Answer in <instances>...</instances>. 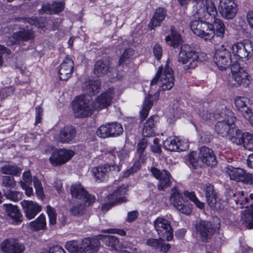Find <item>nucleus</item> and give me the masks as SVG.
I'll return each instance as SVG.
<instances>
[{
	"label": "nucleus",
	"mask_w": 253,
	"mask_h": 253,
	"mask_svg": "<svg viewBox=\"0 0 253 253\" xmlns=\"http://www.w3.org/2000/svg\"><path fill=\"white\" fill-rule=\"evenodd\" d=\"M215 119L218 121L215 126L216 132L222 137L227 136L236 121L233 113L229 110L223 109L221 114L215 115Z\"/></svg>",
	"instance_id": "nucleus-1"
},
{
	"label": "nucleus",
	"mask_w": 253,
	"mask_h": 253,
	"mask_svg": "<svg viewBox=\"0 0 253 253\" xmlns=\"http://www.w3.org/2000/svg\"><path fill=\"white\" fill-rule=\"evenodd\" d=\"M178 61L183 64H185V70L194 69L201 63L198 53L195 52L191 46L188 44H182L178 56Z\"/></svg>",
	"instance_id": "nucleus-2"
},
{
	"label": "nucleus",
	"mask_w": 253,
	"mask_h": 253,
	"mask_svg": "<svg viewBox=\"0 0 253 253\" xmlns=\"http://www.w3.org/2000/svg\"><path fill=\"white\" fill-rule=\"evenodd\" d=\"M163 69L162 67L159 68L155 77L151 82V85L153 86L159 82L160 86L163 90H170L174 84L173 71L168 64L166 65L164 73L162 74Z\"/></svg>",
	"instance_id": "nucleus-3"
},
{
	"label": "nucleus",
	"mask_w": 253,
	"mask_h": 253,
	"mask_svg": "<svg viewBox=\"0 0 253 253\" xmlns=\"http://www.w3.org/2000/svg\"><path fill=\"white\" fill-rule=\"evenodd\" d=\"M231 75L228 78V84L231 86L243 85L246 86L250 83L249 75L239 63L234 62L230 66Z\"/></svg>",
	"instance_id": "nucleus-4"
},
{
	"label": "nucleus",
	"mask_w": 253,
	"mask_h": 253,
	"mask_svg": "<svg viewBox=\"0 0 253 253\" xmlns=\"http://www.w3.org/2000/svg\"><path fill=\"white\" fill-rule=\"evenodd\" d=\"M92 102L84 96L76 98L73 102V110L76 118H85L94 110Z\"/></svg>",
	"instance_id": "nucleus-5"
},
{
	"label": "nucleus",
	"mask_w": 253,
	"mask_h": 253,
	"mask_svg": "<svg viewBox=\"0 0 253 253\" xmlns=\"http://www.w3.org/2000/svg\"><path fill=\"white\" fill-rule=\"evenodd\" d=\"M190 27L193 33L204 39L205 41H210L212 39L213 32L211 31V24L200 19L192 21Z\"/></svg>",
	"instance_id": "nucleus-6"
},
{
	"label": "nucleus",
	"mask_w": 253,
	"mask_h": 253,
	"mask_svg": "<svg viewBox=\"0 0 253 253\" xmlns=\"http://www.w3.org/2000/svg\"><path fill=\"white\" fill-rule=\"evenodd\" d=\"M230 49V46L222 45L215 51L214 61L220 70H225L231 65L232 60Z\"/></svg>",
	"instance_id": "nucleus-7"
},
{
	"label": "nucleus",
	"mask_w": 253,
	"mask_h": 253,
	"mask_svg": "<svg viewBox=\"0 0 253 253\" xmlns=\"http://www.w3.org/2000/svg\"><path fill=\"white\" fill-rule=\"evenodd\" d=\"M127 190L125 185L118 187L114 192L107 196L108 202L102 206V210L107 211L114 205L126 202L127 200L125 197Z\"/></svg>",
	"instance_id": "nucleus-8"
},
{
	"label": "nucleus",
	"mask_w": 253,
	"mask_h": 253,
	"mask_svg": "<svg viewBox=\"0 0 253 253\" xmlns=\"http://www.w3.org/2000/svg\"><path fill=\"white\" fill-rule=\"evenodd\" d=\"M196 230L200 235L201 241L203 242H207L215 233L216 230L211 221L200 220L195 224Z\"/></svg>",
	"instance_id": "nucleus-9"
},
{
	"label": "nucleus",
	"mask_w": 253,
	"mask_h": 253,
	"mask_svg": "<svg viewBox=\"0 0 253 253\" xmlns=\"http://www.w3.org/2000/svg\"><path fill=\"white\" fill-rule=\"evenodd\" d=\"M231 49L233 56L237 59H248L253 52V44L249 41L234 44Z\"/></svg>",
	"instance_id": "nucleus-10"
},
{
	"label": "nucleus",
	"mask_w": 253,
	"mask_h": 253,
	"mask_svg": "<svg viewBox=\"0 0 253 253\" xmlns=\"http://www.w3.org/2000/svg\"><path fill=\"white\" fill-rule=\"evenodd\" d=\"M154 224L161 238L166 239L168 241L172 239L173 230L167 219L159 217L155 220Z\"/></svg>",
	"instance_id": "nucleus-11"
},
{
	"label": "nucleus",
	"mask_w": 253,
	"mask_h": 253,
	"mask_svg": "<svg viewBox=\"0 0 253 253\" xmlns=\"http://www.w3.org/2000/svg\"><path fill=\"white\" fill-rule=\"evenodd\" d=\"M170 200L174 207L181 213L189 215L192 212L191 205L187 202L184 201L181 194L175 188L171 189Z\"/></svg>",
	"instance_id": "nucleus-12"
},
{
	"label": "nucleus",
	"mask_w": 253,
	"mask_h": 253,
	"mask_svg": "<svg viewBox=\"0 0 253 253\" xmlns=\"http://www.w3.org/2000/svg\"><path fill=\"white\" fill-rule=\"evenodd\" d=\"M70 193L75 199L82 201L89 206L95 201L94 196L90 195L80 183L72 185L70 188Z\"/></svg>",
	"instance_id": "nucleus-13"
},
{
	"label": "nucleus",
	"mask_w": 253,
	"mask_h": 253,
	"mask_svg": "<svg viewBox=\"0 0 253 253\" xmlns=\"http://www.w3.org/2000/svg\"><path fill=\"white\" fill-rule=\"evenodd\" d=\"M150 171L153 175L159 181L158 184L159 190L164 191L170 185L172 177L169 171L165 169L160 170L155 167H152Z\"/></svg>",
	"instance_id": "nucleus-14"
},
{
	"label": "nucleus",
	"mask_w": 253,
	"mask_h": 253,
	"mask_svg": "<svg viewBox=\"0 0 253 253\" xmlns=\"http://www.w3.org/2000/svg\"><path fill=\"white\" fill-rule=\"evenodd\" d=\"M74 154L72 150L60 149L52 153L49 158V161L54 166H61L69 161Z\"/></svg>",
	"instance_id": "nucleus-15"
},
{
	"label": "nucleus",
	"mask_w": 253,
	"mask_h": 253,
	"mask_svg": "<svg viewBox=\"0 0 253 253\" xmlns=\"http://www.w3.org/2000/svg\"><path fill=\"white\" fill-rule=\"evenodd\" d=\"M218 9L223 18L232 19L236 15L237 6L233 0H220Z\"/></svg>",
	"instance_id": "nucleus-16"
},
{
	"label": "nucleus",
	"mask_w": 253,
	"mask_h": 253,
	"mask_svg": "<svg viewBox=\"0 0 253 253\" xmlns=\"http://www.w3.org/2000/svg\"><path fill=\"white\" fill-rule=\"evenodd\" d=\"M0 248L4 253H23L25 250L24 245L15 238L4 240L1 243Z\"/></svg>",
	"instance_id": "nucleus-17"
},
{
	"label": "nucleus",
	"mask_w": 253,
	"mask_h": 253,
	"mask_svg": "<svg viewBox=\"0 0 253 253\" xmlns=\"http://www.w3.org/2000/svg\"><path fill=\"white\" fill-rule=\"evenodd\" d=\"M235 104L237 110L253 127V112L248 106V99L246 97H238L235 99Z\"/></svg>",
	"instance_id": "nucleus-18"
},
{
	"label": "nucleus",
	"mask_w": 253,
	"mask_h": 253,
	"mask_svg": "<svg viewBox=\"0 0 253 253\" xmlns=\"http://www.w3.org/2000/svg\"><path fill=\"white\" fill-rule=\"evenodd\" d=\"M76 130L72 126H66L61 128L55 135V139L63 143H69L75 137Z\"/></svg>",
	"instance_id": "nucleus-19"
},
{
	"label": "nucleus",
	"mask_w": 253,
	"mask_h": 253,
	"mask_svg": "<svg viewBox=\"0 0 253 253\" xmlns=\"http://www.w3.org/2000/svg\"><path fill=\"white\" fill-rule=\"evenodd\" d=\"M112 170L119 171L120 169L116 165L105 164L93 168L92 171L96 179L102 181L107 177L109 172Z\"/></svg>",
	"instance_id": "nucleus-20"
},
{
	"label": "nucleus",
	"mask_w": 253,
	"mask_h": 253,
	"mask_svg": "<svg viewBox=\"0 0 253 253\" xmlns=\"http://www.w3.org/2000/svg\"><path fill=\"white\" fill-rule=\"evenodd\" d=\"M74 67V63L72 59L69 57H66L58 70L60 79L62 81L68 80L73 72Z\"/></svg>",
	"instance_id": "nucleus-21"
},
{
	"label": "nucleus",
	"mask_w": 253,
	"mask_h": 253,
	"mask_svg": "<svg viewBox=\"0 0 253 253\" xmlns=\"http://www.w3.org/2000/svg\"><path fill=\"white\" fill-rule=\"evenodd\" d=\"M200 157L203 164L213 167L216 165L217 161L213 150L207 147H202L200 149Z\"/></svg>",
	"instance_id": "nucleus-22"
},
{
	"label": "nucleus",
	"mask_w": 253,
	"mask_h": 253,
	"mask_svg": "<svg viewBox=\"0 0 253 253\" xmlns=\"http://www.w3.org/2000/svg\"><path fill=\"white\" fill-rule=\"evenodd\" d=\"M34 38V32L32 30L23 29L12 35L11 37L12 44H18L21 42L32 41Z\"/></svg>",
	"instance_id": "nucleus-23"
},
{
	"label": "nucleus",
	"mask_w": 253,
	"mask_h": 253,
	"mask_svg": "<svg viewBox=\"0 0 253 253\" xmlns=\"http://www.w3.org/2000/svg\"><path fill=\"white\" fill-rule=\"evenodd\" d=\"M26 216L29 219L33 218L39 212L42 208L37 203L32 201L23 200L21 202Z\"/></svg>",
	"instance_id": "nucleus-24"
},
{
	"label": "nucleus",
	"mask_w": 253,
	"mask_h": 253,
	"mask_svg": "<svg viewBox=\"0 0 253 253\" xmlns=\"http://www.w3.org/2000/svg\"><path fill=\"white\" fill-rule=\"evenodd\" d=\"M113 95L112 91L104 92L97 97L95 102L93 103L95 110L102 109L107 107L111 104Z\"/></svg>",
	"instance_id": "nucleus-25"
},
{
	"label": "nucleus",
	"mask_w": 253,
	"mask_h": 253,
	"mask_svg": "<svg viewBox=\"0 0 253 253\" xmlns=\"http://www.w3.org/2000/svg\"><path fill=\"white\" fill-rule=\"evenodd\" d=\"M231 180H234L237 181L244 182L246 180V172L242 169L239 168H234L229 166L226 168V170Z\"/></svg>",
	"instance_id": "nucleus-26"
},
{
	"label": "nucleus",
	"mask_w": 253,
	"mask_h": 253,
	"mask_svg": "<svg viewBox=\"0 0 253 253\" xmlns=\"http://www.w3.org/2000/svg\"><path fill=\"white\" fill-rule=\"evenodd\" d=\"M110 65L109 60L101 59L97 60L94 66L93 72L98 77L102 76L110 71Z\"/></svg>",
	"instance_id": "nucleus-27"
},
{
	"label": "nucleus",
	"mask_w": 253,
	"mask_h": 253,
	"mask_svg": "<svg viewBox=\"0 0 253 253\" xmlns=\"http://www.w3.org/2000/svg\"><path fill=\"white\" fill-rule=\"evenodd\" d=\"M7 215L12 220L13 223L19 224L22 220V215L18 207L11 204L4 205Z\"/></svg>",
	"instance_id": "nucleus-28"
},
{
	"label": "nucleus",
	"mask_w": 253,
	"mask_h": 253,
	"mask_svg": "<svg viewBox=\"0 0 253 253\" xmlns=\"http://www.w3.org/2000/svg\"><path fill=\"white\" fill-rule=\"evenodd\" d=\"M207 203L211 208H214L217 204V194L214 186L210 183H206L204 187Z\"/></svg>",
	"instance_id": "nucleus-29"
},
{
	"label": "nucleus",
	"mask_w": 253,
	"mask_h": 253,
	"mask_svg": "<svg viewBox=\"0 0 253 253\" xmlns=\"http://www.w3.org/2000/svg\"><path fill=\"white\" fill-rule=\"evenodd\" d=\"M159 97V92L157 91L153 95L150 93L148 96L145 97L141 112V117L143 119L147 117L149 110L153 106L154 101L158 99Z\"/></svg>",
	"instance_id": "nucleus-30"
},
{
	"label": "nucleus",
	"mask_w": 253,
	"mask_h": 253,
	"mask_svg": "<svg viewBox=\"0 0 253 253\" xmlns=\"http://www.w3.org/2000/svg\"><path fill=\"white\" fill-rule=\"evenodd\" d=\"M81 245L82 249H83V253L87 251L94 253L98 250L100 243L98 240L87 238L83 239Z\"/></svg>",
	"instance_id": "nucleus-31"
},
{
	"label": "nucleus",
	"mask_w": 253,
	"mask_h": 253,
	"mask_svg": "<svg viewBox=\"0 0 253 253\" xmlns=\"http://www.w3.org/2000/svg\"><path fill=\"white\" fill-rule=\"evenodd\" d=\"M166 16V10L165 9L163 8H157L149 24V27L151 29H154L155 27L159 26L165 18Z\"/></svg>",
	"instance_id": "nucleus-32"
},
{
	"label": "nucleus",
	"mask_w": 253,
	"mask_h": 253,
	"mask_svg": "<svg viewBox=\"0 0 253 253\" xmlns=\"http://www.w3.org/2000/svg\"><path fill=\"white\" fill-rule=\"evenodd\" d=\"M181 142L175 137H169L163 142V147L169 151H182L183 149L180 147Z\"/></svg>",
	"instance_id": "nucleus-33"
},
{
	"label": "nucleus",
	"mask_w": 253,
	"mask_h": 253,
	"mask_svg": "<svg viewBox=\"0 0 253 253\" xmlns=\"http://www.w3.org/2000/svg\"><path fill=\"white\" fill-rule=\"evenodd\" d=\"M100 87L99 80H88L83 84V88L88 95H92L98 92Z\"/></svg>",
	"instance_id": "nucleus-34"
},
{
	"label": "nucleus",
	"mask_w": 253,
	"mask_h": 253,
	"mask_svg": "<svg viewBox=\"0 0 253 253\" xmlns=\"http://www.w3.org/2000/svg\"><path fill=\"white\" fill-rule=\"evenodd\" d=\"M249 200L247 197H245L243 191H237L236 196L235 195L229 202L235 208H242L246 206V205Z\"/></svg>",
	"instance_id": "nucleus-35"
},
{
	"label": "nucleus",
	"mask_w": 253,
	"mask_h": 253,
	"mask_svg": "<svg viewBox=\"0 0 253 253\" xmlns=\"http://www.w3.org/2000/svg\"><path fill=\"white\" fill-rule=\"evenodd\" d=\"M211 31L213 32L212 39L216 36L217 37L222 38L225 31V26L223 22L218 18L214 19Z\"/></svg>",
	"instance_id": "nucleus-36"
},
{
	"label": "nucleus",
	"mask_w": 253,
	"mask_h": 253,
	"mask_svg": "<svg viewBox=\"0 0 253 253\" xmlns=\"http://www.w3.org/2000/svg\"><path fill=\"white\" fill-rule=\"evenodd\" d=\"M165 40L167 42H169V44L174 48L177 47L182 42L181 37L174 26L171 27L170 36H167Z\"/></svg>",
	"instance_id": "nucleus-37"
},
{
	"label": "nucleus",
	"mask_w": 253,
	"mask_h": 253,
	"mask_svg": "<svg viewBox=\"0 0 253 253\" xmlns=\"http://www.w3.org/2000/svg\"><path fill=\"white\" fill-rule=\"evenodd\" d=\"M229 139L232 142V143L236 144L237 145L242 144L243 142V139L244 137V133H243L241 130L237 127H235V125L231 129L228 134Z\"/></svg>",
	"instance_id": "nucleus-38"
},
{
	"label": "nucleus",
	"mask_w": 253,
	"mask_h": 253,
	"mask_svg": "<svg viewBox=\"0 0 253 253\" xmlns=\"http://www.w3.org/2000/svg\"><path fill=\"white\" fill-rule=\"evenodd\" d=\"M186 160L195 169L201 167L203 165L202 159L200 157V152L198 153L195 151L191 152L186 156Z\"/></svg>",
	"instance_id": "nucleus-39"
},
{
	"label": "nucleus",
	"mask_w": 253,
	"mask_h": 253,
	"mask_svg": "<svg viewBox=\"0 0 253 253\" xmlns=\"http://www.w3.org/2000/svg\"><path fill=\"white\" fill-rule=\"evenodd\" d=\"M246 209L244 211L242 219L243 222L247 225L246 226L249 229H252L253 227V207L249 209L248 206H245Z\"/></svg>",
	"instance_id": "nucleus-40"
},
{
	"label": "nucleus",
	"mask_w": 253,
	"mask_h": 253,
	"mask_svg": "<svg viewBox=\"0 0 253 253\" xmlns=\"http://www.w3.org/2000/svg\"><path fill=\"white\" fill-rule=\"evenodd\" d=\"M204 1L203 3V7L198 10L200 13L201 11H206L210 15L215 16L217 14L216 7L212 0H203L201 2ZM201 2V1H200Z\"/></svg>",
	"instance_id": "nucleus-41"
},
{
	"label": "nucleus",
	"mask_w": 253,
	"mask_h": 253,
	"mask_svg": "<svg viewBox=\"0 0 253 253\" xmlns=\"http://www.w3.org/2000/svg\"><path fill=\"white\" fill-rule=\"evenodd\" d=\"M1 172L4 174L19 176L21 173V169L16 165L8 164L1 168Z\"/></svg>",
	"instance_id": "nucleus-42"
},
{
	"label": "nucleus",
	"mask_w": 253,
	"mask_h": 253,
	"mask_svg": "<svg viewBox=\"0 0 253 253\" xmlns=\"http://www.w3.org/2000/svg\"><path fill=\"white\" fill-rule=\"evenodd\" d=\"M30 226L33 229L36 231L44 229L46 227L45 216L41 214L35 221L31 222Z\"/></svg>",
	"instance_id": "nucleus-43"
},
{
	"label": "nucleus",
	"mask_w": 253,
	"mask_h": 253,
	"mask_svg": "<svg viewBox=\"0 0 253 253\" xmlns=\"http://www.w3.org/2000/svg\"><path fill=\"white\" fill-rule=\"evenodd\" d=\"M1 185L6 190H10L15 188L16 182L13 176L4 175L1 178Z\"/></svg>",
	"instance_id": "nucleus-44"
},
{
	"label": "nucleus",
	"mask_w": 253,
	"mask_h": 253,
	"mask_svg": "<svg viewBox=\"0 0 253 253\" xmlns=\"http://www.w3.org/2000/svg\"><path fill=\"white\" fill-rule=\"evenodd\" d=\"M66 248L71 253H83L81 243L77 241L68 242L66 244Z\"/></svg>",
	"instance_id": "nucleus-45"
},
{
	"label": "nucleus",
	"mask_w": 253,
	"mask_h": 253,
	"mask_svg": "<svg viewBox=\"0 0 253 253\" xmlns=\"http://www.w3.org/2000/svg\"><path fill=\"white\" fill-rule=\"evenodd\" d=\"M3 194L7 199L16 202L22 199V193L16 191H12L11 189L5 190L3 189Z\"/></svg>",
	"instance_id": "nucleus-46"
},
{
	"label": "nucleus",
	"mask_w": 253,
	"mask_h": 253,
	"mask_svg": "<svg viewBox=\"0 0 253 253\" xmlns=\"http://www.w3.org/2000/svg\"><path fill=\"white\" fill-rule=\"evenodd\" d=\"M88 206L87 203H84L73 206L70 210V212L75 216L83 215L86 211V207Z\"/></svg>",
	"instance_id": "nucleus-47"
},
{
	"label": "nucleus",
	"mask_w": 253,
	"mask_h": 253,
	"mask_svg": "<svg viewBox=\"0 0 253 253\" xmlns=\"http://www.w3.org/2000/svg\"><path fill=\"white\" fill-rule=\"evenodd\" d=\"M134 54V51L132 49L129 48L126 49L120 58L119 61V65L127 64L129 63L130 58Z\"/></svg>",
	"instance_id": "nucleus-48"
},
{
	"label": "nucleus",
	"mask_w": 253,
	"mask_h": 253,
	"mask_svg": "<svg viewBox=\"0 0 253 253\" xmlns=\"http://www.w3.org/2000/svg\"><path fill=\"white\" fill-rule=\"evenodd\" d=\"M111 137H116L123 132V128L120 124L117 123H109Z\"/></svg>",
	"instance_id": "nucleus-49"
},
{
	"label": "nucleus",
	"mask_w": 253,
	"mask_h": 253,
	"mask_svg": "<svg viewBox=\"0 0 253 253\" xmlns=\"http://www.w3.org/2000/svg\"><path fill=\"white\" fill-rule=\"evenodd\" d=\"M244 147L245 149L250 151H253V135L249 132H245L244 137L243 139Z\"/></svg>",
	"instance_id": "nucleus-50"
},
{
	"label": "nucleus",
	"mask_w": 253,
	"mask_h": 253,
	"mask_svg": "<svg viewBox=\"0 0 253 253\" xmlns=\"http://www.w3.org/2000/svg\"><path fill=\"white\" fill-rule=\"evenodd\" d=\"M102 241L107 246L111 247L114 249L116 248L119 244L117 238L114 236H105L103 237Z\"/></svg>",
	"instance_id": "nucleus-51"
},
{
	"label": "nucleus",
	"mask_w": 253,
	"mask_h": 253,
	"mask_svg": "<svg viewBox=\"0 0 253 253\" xmlns=\"http://www.w3.org/2000/svg\"><path fill=\"white\" fill-rule=\"evenodd\" d=\"M97 135L101 138L111 137L110 132L109 123L105 125H102L96 131Z\"/></svg>",
	"instance_id": "nucleus-52"
},
{
	"label": "nucleus",
	"mask_w": 253,
	"mask_h": 253,
	"mask_svg": "<svg viewBox=\"0 0 253 253\" xmlns=\"http://www.w3.org/2000/svg\"><path fill=\"white\" fill-rule=\"evenodd\" d=\"M185 197H188L191 201H192L197 207L202 209L204 208V204L201 202L197 198L194 192L185 191L184 193Z\"/></svg>",
	"instance_id": "nucleus-53"
},
{
	"label": "nucleus",
	"mask_w": 253,
	"mask_h": 253,
	"mask_svg": "<svg viewBox=\"0 0 253 253\" xmlns=\"http://www.w3.org/2000/svg\"><path fill=\"white\" fill-rule=\"evenodd\" d=\"M46 211L48 214L50 224L54 225L56 223V215L55 209L48 205L46 206Z\"/></svg>",
	"instance_id": "nucleus-54"
},
{
	"label": "nucleus",
	"mask_w": 253,
	"mask_h": 253,
	"mask_svg": "<svg viewBox=\"0 0 253 253\" xmlns=\"http://www.w3.org/2000/svg\"><path fill=\"white\" fill-rule=\"evenodd\" d=\"M221 114V112H216L213 115H212L208 111H206L204 109H199V116L205 121H212L215 119L216 114Z\"/></svg>",
	"instance_id": "nucleus-55"
},
{
	"label": "nucleus",
	"mask_w": 253,
	"mask_h": 253,
	"mask_svg": "<svg viewBox=\"0 0 253 253\" xmlns=\"http://www.w3.org/2000/svg\"><path fill=\"white\" fill-rule=\"evenodd\" d=\"M33 182L37 195L41 198L42 197L44 192L41 182L36 177H34Z\"/></svg>",
	"instance_id": "nucleus-56"
},
{
	"label": "nucleus",
	"mask_w": 253,
	"mask_h": 253,
	"mask_svg": "<svg viewBox=\"0 0 253 253\" xmlns=\"http://www.w3.org/2000/svg\"><path fill=\"white\" fill-rule=\"evenodd\" d=\"M162 238L159 239H156L153 238H150L146 241V244L150 247H152L155 250H158L159 248V246L161 245V240Z\"/></svg>",
	"instance_id": "nucleus-57"
},
{
	"label": "nucleus",
	"mask_w": 253,
	"mask_h": 253,
	"mask_svg": "<svg viewBox=\"0 0 253 253\" xmlns=\"http://www.w3.org/2000/svg\"><path fill=\"white\" fill-rule=\"evenodd\" d=\"M147 146V140L146 138L142 139L137 145V152L139 154V156L141 157L146 147Z\"/></svg>",
	"instance_id": "nucleus-58"
},
{
	"label": "nucleus",
	"mask_w": 253,
	"mask_h": 253,
	"mask_svg": "<svg viewBox=\"0 0 253 253\" xmlns=\"http://www.w3.org/2000/svg\"><path fill=\"white\" fill-rule=\"evenodd\" d=\"M53 13H57L62 11L64 8V3L62 2H54L51 3Z\"/></svg>",
	"instance_id": "nucleus-59"
},
{
	"label": "nucleus",
	"mask_w": 253,
	"mask_h": 253,
	"mask_svg": "<svg viewBox=\"0 0 253 253\" xmlns=\"http://www.w3.org/2000/svg\"><path fill=\"white\" fill-rule=\"evenodd\" d=\"M153 53L157 60H160L161 58L163 53V48L162 46L158 43L156 44L153 47Z\"/></svg>",
	"instance_id": "nucleus-60"
},
{
	"label": "nucleus",
	"mask_w": 253,
	"mask_h": 253,
	"mask_svg": "<svg viewBox=\"0 0 253 253\" xmlns=\"http://www.w3.org/2000/svg\"><path fill=\"white\" fill-rule=\"evenodd\" d=\"M154 133L155 130L154 128L151 127H148L144 125L142 130V134L145 137L152 136Z\"/></svg>",
	"instance_id": "nucleus-61"
},
{
	"label": "nucleus",
	"mask_w": 253,
	"mask_h": 253,
	"mask_svg": "<svg viewBox=\"0 0 253 253\" xmlns=\"http://www.w3.org/2000/svg\"><path fill=\"white\" fill-rule=\"evenodd\" d=\"M19 183L20 184L21 187L24 190H25V194L28 196H30L33 194V188L32 187L29 186V185L30 184H27L26 183L24 182L23 181H20L19 182Z\"/></svg>",
	"instance_id": "nucleus-62"
},
{
	"label": "nucleus",
	"mask_w": 253,
	"mask_h": 253,
	"mask_svg": "<svg viewBox=\"0 0 253 253\" xmlns=\"http://www.w3.org/2000/svg\"><path fill=\"white\" fill-rule=\"evenodd\" d=\"M18 21H22L25 23H28L31 25H37L39 24V21L37 17L32 18H17Z\"/></svg>",
	"instance_id": "nucleus-63"
},
{
	"label": "nucleus",
	"mask_w": 253,
	"mask_h": 253,
	"mask_svg": "<svg viewBox=\"0 0 253 253\" xmlns=\"http://www.w3.org/2000/svg\"><path fill=\"white\" fill-rule=\"evenodd\" d=\"M39 13L40 14H43L44 13L47 14L53 13L51 4L48 3L43 5L42 9L39 10Z\"/></svg>",
	"instance_id": "nucleus-64"
}]
</instances>
